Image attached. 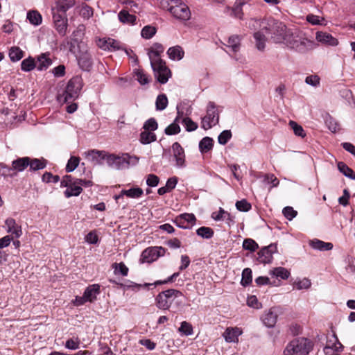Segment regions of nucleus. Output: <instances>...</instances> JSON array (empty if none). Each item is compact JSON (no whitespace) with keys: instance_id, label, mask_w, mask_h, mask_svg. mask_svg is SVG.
Wrapping results in <instances>:
<instances>
[{"instance_id":"nucleus-1","label":"nucleus","mask_w":355,"mask_h":355,"mask_svg":"<svg viewBox=\"0 0 355 355\" xmlns=\"http://www.w3.org/2000/svg\"><path fill=\"white\" fill-rule=\"evenodd\" d=\"M268 35L270 40L275 44H284L288 48L300 53H305L315 47L313 41L306 37L300 31H294L288 29L282 21L272 17L268 19Z\"/></svg>"},{"instance_id":"nucleus-2","label":"nucleus","mask_w":355,"mask_h":355,"mask_svg":"<svg viewBox=\"0 0 355 355\" xmlns=\"http://www.w3.org/2000/svg\"><path fill=\"white\" fill-rule=\"evenodd\" d=\"M83 87V81L80 76H76L67 83L65 90L62 94L58 96V101L62 103H70L76 99Z\"/></svg>"},{"instance_id":"nucleus-3","label":"nucleus","mask_w":355,"mask_h":355,"mask_svg":"<svg viewBox=\"0 0 355 355\" xmlns=\"http://www.w3.org/2000/svg\"><path fill=\"white\" fill-rule=\"evenodd\" d=\"M313 346L314 343L310 339L298 337L287 345L284 352L287 355H308L313 350Z\"/></svg>"},{"instance_id":"nucleus-4","label":"nucleus","mask_w":355,"mask_h":355,"mask_svg":"<svg viewBox=\"0 0 355 355\" xmlns=\"http://www.w3.org/2000/svg\"><path fill=\"white\" fill-rule=\"evenodd\" d=\"M183 297L182 293L176 289L171 288L160 292L155 297V304L158 309L162 310H168L172 305L173 302L177 299L176 304L182 305V301L179 300L180 297Z\"/></svg>"},{"instance_id":"nucleus-5","label":"nucleus","mask_w":355,"mask_h":355,"mask_svg":"<svg viewBox=\"0 0 355 355\" xmlns=\"http://www.w3.org/2000/svg\"><path fill=\"white\" fill-rule=\"evenodd\" d=\"M250 28L256 31L258 28L260 29L254 33L253 37L255 41L256 48L259 51H263L265 49L266 26L265 25L264 20L260 21L257 19H252L250 21Z\"/></svg>"},{"instance_id":"nucleus-6","label":"nucleus","mask_w":355,"mask_h":355,"mask_svg":"<svg viewBox=\"0 0 355 355\" xmlns=\"http://www.w3.org/2000/svg\"><path fill=\"white\" fill-rule=\"evenodd\" d=\"M171 3L166 8L174 17L184 21L190 19V10L182 0H171Z\"/></svg>"},{"instance_id":"nucleus-7","label":"nucleus","mask_w":355,"mask_h":355,"mask_svg":"<svg viewBox=\"0 0 355 355\" xmlns=\"http://www.w3.org/2000/svg\"><path fill=\"white\" fill-rule=\"evenodd\" d=\"M150 64L157 81L161 84L166 83L171 73L166 66V62L161 58H158L157 60H151Z\"/></svg>"},{"instance_id":"nucleus-8","label":"nucleus","mask_w":355,"mask_h":355,"mask_svg":"<svg viewBox=\"0 0 355 355\" xmlns=\"http://www.w3.org/2000/svg\"><path fill=\"white\" fill-rule=\"evenodd\" d=\"M270 278L268 277V285L277 286L280 285L281 280L287 279L291 273L284 267H277L269 272Z\"/></svg>"},{"instance_id":"nucleus-9","label":"nucleus","mask_w":355,"mask_h":355,"mask_svg":"<svg viewBox=\"0 0 355 355\" xmlns=\"http://www.w3.org/2000/svg\"><path fill=\"white\" fill-rule=\"evenodd\" d=\"M54 26L61 36L66 35L68 19L66 12L52 11Z\"/></svg>"},{"instance_id":"nucleus-10","label":"nucleus","mask_w":355,"mask_h":355,"mask_svg":"<svg viewBox=\"0 0 355 355\" xmlns=\"http://www.w3.org/2000/svg\"><path fill=\"white\" fill-rule=\"evenodd\" d=\"M85 157L94 165L103 164V160H106L107 153L104 150H89L84 153Z\"/></svg>"},{"instance_id":"nucleus-11","label":"nucleus","mask_w":355,"mask_h":355,"mask_svg":"<svg viewBox=\"0 0 355 355\" xmlns=\"http://www.w3.org/2000/svg\"><path fill=\"white\" fill-rule=\"evenodd\" d=\"M78 64L84 71H89L92 67L93 62L91 54L87 49H80L79 55L77 56Z\"/></svg>"},{"instance_id":"nucleus-12","label":"nucleus","mask_w":355,"mask_h":355,"mask_svg":"<svg viewBox=\"0 0 355 355\" xmlns=\"http://www.w3.org/2000/svg\"><path fill=\"white\" fill-rule=\"evenodd\" d=\"M105 161L107 165L111 168L116 170L125 168L124 163H125V159H124V154L121 156H119L114 154L107 153Z\"/></svg>"},{"instance_id":"nucleus-13","label":"nucleus","mask_w":355,"mask_h":355,"mask_svg":"<svg viewBox=\"0 0 355 355\" xmlns=\"http://www.w3.org/2000/svg\"><path fill=\"white\" fill-rule=\"evenodd\" d=\"M173 155L176 161L178 167L185 166V154L183 148L178 142H175L172 145Z\"/></svg>"},{"instance_id":"nucleus-14","label":"nucleus","mask_w":355,"mask_h":355,"mask_svg":"<svg viewBox=\"0 0 355 355\" xmlns=\"http://www.w3.org/2000/svg\"><path fill=\"white\" fill-rule=\"evenodd\" d=\"M315 38L318 42L325 45L336 46L338 44V40L327 32L318 31Z\"/></svg>"},{"instance_id":"nucleus-15","label":"nucleus","mask_w":355,"mask_h":355,"mask_svg":"<svg viewBox=\"0 0 355 355\" xmlns=\"http://www.w3.org/2000/svg\"><path fill=\"white\" fill-rule=\"evenodd\" d=\"M283 313V308L277 306L271 307L268 311V328L275 327L277 318Z\"/></svg>"},{"instance_id":"nucleus-16","label":"nucleus","mask_w":355,"mask_h":355,"mask_svg":"<svg viewBox=\"0 0 355 355\" xmlns=\"http://www.w3.org/2000/svg\"><path fill=\"white\" fill-rule=\"evenodd\" d=\"M143 189L140 187H133L128 190H121L118 196H114V198L115 200H118L121 198H123L124 196H126L130 198H139L143 195Z\"/></svg>"},{"instance_id":"nucleus-17","label":"nucleus","mask_w":355,"mask_h":355,"mask_svg":"<svg viewBox=\"0 0 355 355\" xmlns=\"http://www.w3.org/2000/svg\"><path fill=\"white\" fill-rule=\"evenodd\" d=\"M242 330L240 328H227L223 333V337L227 343H237L238 337L241 335Z\"/></svg>"},{"instance_id":"nucleus-18","label":"nucleus","mask_w":355,"mask_h":355,"mask_svg":"<svg viewBox=\"0 0 355 355\" xmlns=\"http://www.w3.org/2000/svg\"><path fill=\"white\" fill-rule=\"evenodd\" d=\"M100 292V285L92 284L86 288L83 294L87 302H93L96 300V296Z\"/></svg>"},{"instance_id":"nucleus-19","label":"nucleus","mask_w":355,"mask_h":355,"mask_svg":"<svg viewBox=\"0 0 355 355\" xmlns=\"http://www.w3.org/2000/svg\"><path fill=\"white\" fill-rule=\"evenodd\" d=\"M37 62L38 64H36V68L38 71H45L52 64V60L49 58V53H42L38 55L37 57Z\"/></svg>"},{"instance_id":"nucleus-20","label":"nucleus","mask_w":355,"mask_h":355,"mask_svg":"<svg viewBox=\"0 0 355 355\" xmlns=\"http://www.w3.org/2000/svg\"><path fill=\"white\" fill-rule=\"evenodd\" d=\"M309 245L315 250L319 251H329L332 250L334 245L330 242H324L318 239H314L309 241Z\"/></svg>"},{"instance_id":"nucleus-21","label":"nucleus","mask_w":355,"mask_h":355,"mask_svg":"<svg viewBox=\"0 0 355 355\" xmlns=\"http://www.w3.org/2000/svg\"><path fill=\"white\" fill-rule=\"evenodd\" d=\"M83 35L82 30L79 28L78 30L74 31L72 33L71 38L67 42V45L69 47V51L74 53L75 48L76 46L80 49V40L81 36Z\"/></svg>"},{"instance_id":"nucleus-22","label":"nucleus","mask_w":355,"mask_h":355,"mask_svg":"<svg viewBox=\"0 0 355 355\" xmlns=\"http://www.w3.org/2000/svg\"><path fill=\"white\" fill-rule=\"evenodd\" d=\"M205 116L211 121L214 125L219 121V114L216 109V104L214 102H209L207 108V114Z\"/></svg>"},{"instance_id":"nucleus-23","label":"nucleus","mask_w":355,"mask_h":355,"mask_svg":"<svg viewBox=\"0 0 355 355\" xmlns=\"http://www.w3.org/2000/svg\"><path fill=\"white\" fill-rule=\"evenodd\" d=\"M55 6L52 7L51 11L58 10V12H67V11L73 6L74 0H55Z\"/></svg>"},{"instance_id":"nucleus-24","label":"nucleus","mask_w":355,"mask_h":355,"mask_svg":"<svg viewBox=\"0 0 355 355\" xmlns=\"http://www.w3.org/2000/svg\"><path fill=\"white\" fill-rule=\"evenodd\" d=\"M5 224L7 227V232L15 235L16 238H19L21 235V227L16 225L15 219L12 218H7Z\"/></svg>"},{"instance_id":"nucleus-25","label":"nucleus","mask_w":355,"mask_h":355,"mask_svg":"<svg viewBox=\"0 0 355 355\" xmlns=\"http://www.w3.org/2000/svg\"><path fill=\"white\" fill-rule=\"evenodd\" d=\"M30 164V157H24L17 158L12 162V168L17 172H21Z\"/></svg>"},{"instance_id":"nucleus-26","label":"nucleus","mask_w":355,"mask_h":355,"mask_svg":"<svg viewBox=\"0 0 355 355\" xmlns=\"http://www.w3.org/2000/svg\"><path fill=\"white\" fill-rule=\"evenodd\" d=\"M154 249V247H150L144 250L141 253L140 261L142 263H151L157 259L156 252Z\"/></svg>"},{"instance_id":"nucleus-27","label":"nucleus","mask_w":355,"mask_h":355,"mask_svg":"<svg viewBox=\"0 0 355 355\" xmlns=\"http://www.w3.org/2000/svg\"><path fill=\"white\" fill-rule=\"evenodd\" d=\"M164 48L160 43H155L153 46L148 49V55L151 60H157L160 58V54L164 51Z\"/></svg>"},{"instance_id":"nucleus-28","label":"nucleus","mask_w":355,"mask_h":355,"mask_svg":"<svg viewBox=\"0 0 355 355\" xmlns=\"http://www.w3.org/2000/svg\"><path fill=\"white\" fill-rule=\"evenodd\" d=\"M118 17L119 21L123 24H128L132 25L136 24V16L130 14L128 11L125 10H121L118 14Z\"/></svg>"},{"instance_id":"nucleus-29","label":"nucleus","mask_w":355,"mask_h":355,"mask_svg":"<svg viewBox=\"0 0 355 355\" xmlns=\"http://www.w3.org/2000/svg\"><path fill=\"white\" fill-rule=\"evenodd\" d=\"M214 146V140L209 137L202 138L199 142V150L202 154L211 150Z\"/></svg>"},{"instance_id":"nucleus-30","label":"nucleus","mask_w":355,"mask_h":355,"mask_svg":"<svg viewBox=\"0 0 355 355\" xmlns=\"http://www.w3.org/2000/svg\"><path fill=\"white\" fill-rule=\"evenodd\" d=\"M83 191V188L78 185L75 180L72 184L67 187V189L64 191V194L66 198H69L72 196H78Z\"/></svg>"},{"instance_id":"nucleus-31","label":"nucleus","mask_w":355,"mask_h":355,"mask_svg":"<svg viewBox=\"0 0 355 355\" xmlns=\"http://www.w3.org/2000/svg\"><path fill=\"white\" fill-rule=\"evenodd\" d=\"M167 54L170 59L180 60L184 57V53L181 46H175L169 48L167 51Z\"/></svg>"},{"instance_id":"nucleus-32","label":"nucleus","mask_w":355,"mask_h":355,"mask_svg":"<svg viewBox=\"0 0 355 355\" xmlns=\"http://www.w3.org/2000/svg\"><path fill=\"white\" fill-rule=\"evenodd\" d=\"M338 171L345 177L355 180V172L349 168L345 163L339 162L337 164Z\"/></svg>"},{"instance_id":"nucleus-33","label":"nucleus","mask_w":355,"mask_h":355,"mask_svg":"<svg viewBox=\"0 0 355 355\" xmlns=\"http://www.w3.org/2000/svg\"><path fill=\"white\" fill-rule=\"evenodd\" d=\"M47 162L44 159H37V158H30V170L36 171L38 170L43 169L46 167Z\"/></svg>"},{"instance_id":"nucleus-34","label":"nucleus","mask_w":355,"mask_h":355,"mask_svg":"<svg viewBox=\"0 0 355 355\" xmlns=\"http://www.w3.org/2000/svg\"><path fill=\"white\" fill-rule=\"evenodd\" d=\"M325 124L331 132H336L339 129V123L329 114H327L324 118Z\"/></svg>"},{"instance_id":"nucleus-35","label":"nucleus","mask_w":355,"mask_h":355,"mask_svg":"<svg viewBox=\"0 0 355 355\" xmlns=\"http://www.w3.org/2000/svg\"><path fill=\"white\" fill-rule=\"evenodd\" d=\"M24 55V52L19 46H12L9 50V57L12 62L19 61Z\"/></svg>"},{"instance_id":"nucleus-36","label":"nucleus","mask_w":355,"mask_h":355,"mask_svg":"<svg viewBox=\"0 0 355 355\" xmlns=\"http://www.w3.org/2000/svg\"><path fill=\"white\" fill-rule=\"evenodd\" d=\"M35 68H36V62L31 56L24 59L21 63V69L24 71H31Z\"/></svg>"},{"instance_id":"nucleus-37","label":"nucleus","mask_w":355,"mask_h":355,"mask_svg":"<svg viewBox=\"0 0 355 355\" xmlns=\"http://www.w3.org/2000/svg\"><path fill=\"white\" fill-rule=\"evenodd\" d=\"M156 135L152 132L144 130L140 134V141L144 144H149L156 141Z\"/></svg>"},{"instance_id":"nucleus-38","label":"nucleus","mask_w":355,"mask_h":355,"mask_svg":"<svg viewBox=\"0 0 355 355\" xmlns=\"http://www.w3.org/2000/svg\"><path fill=\"white\" fill-rule=\"evenodd\" d=\"M27 19L30 23L37 26L42 23V15L36 10H31L27 13Z\"/></svg>"},{"instance_id":"nucleus-39","label":"nucleus","mask_w":355,"mask_h":355,"mask_svg":"<svg viewBox=\"0 0 355 355\" xmlns=\"http://www.w3.org/2000/svg\"><path fill=\"white\" fill-rule=\"evenodd\" d=\"M252 282V270L249 268H245L242 272L241 284L243 286H249Z\"/></svg>"},{"instance_id":"nucleus-40","label":"nucleus","mask_w":355,"mask_h":355,"mask_svg":"<svg viewBox=\"0 0 355 355\" xmlns=\"http://www.w3.org/2000/svg\"><path fill=\"white\" fill-rule=\"evenodd\" d=\"M168 105V98L166 94H162L157 96L155 101L157 110H164Z\"/></svg>"},{"instance_id":"nucleus-41","label":"nucleus","mask_w":355,"mask_h":355,"mask_svg":"<svg viewBox=\"0 0 355 355\" xmlns=\"http://www.w3.org/2000/svg\"><path fill=\"white\" fill-rule=\"evenodd\" d=\"M289 126L293 130V132L296 136L300 137L302 138H304L306 137V135L302 126L298 124L297 122L294 121H290Z\"/></svg>"},{"instance_id":"nucleus-42","label":"nucleus","mask_w":355,"mask_h":355,"mask_svg":"<svg viewBox=\"0 0 355 355\" xmlns=\"http://www.w3.org/2000/svg\"><path fill=\"white\" fill-rule=\"evenodd\" d=\"M196 234L203 239H211L214 234V230L211 227H200L196 230Z\"/></svg>"},{"instance_id":"nucleus-43","label":"nucleus","mask_w":355,"mask_h":355,"mask_svg":"<svg viewBox=\"0 0 355 355\" xmlns=\"http://www.w3.org/2000/svg\"><path fill=\"white\" fill-rule=\"evenodd\" d=\"M112 268H114V272L115 275L121 274L123 276H127L128 274L129 269L125 265L123 262L114 263L112 264Z\"/></svg>"},{"instance_id":"nucleus-44","label":"nucleus","mask_w":355,"mask_h":355,"mask_svg":"<svg viewBox=\"0 0 355 355\" xmlns=\"http://www.w3.org/2000/svg\"><path fill=\"white\" fill-rule=\"evenodd\" d=\"M80 163V158L78 157L71 156L68 160L65 170L67 173L73 171Z\"/></svg>"},{"instance_id":"nucleus-45","label":"nucleus","mask_w":355,"mask_h":355,"mask_svg":"<svg viewBox=\"0 0 355 355\" xmlns=\"http://www.w3.org/2000/svg\"><path fill=\"white\" fill-rule=\"evenodd\" d=\"M245 1L244 0H236L234 8H232V14L239 19L242 18L243 12L241 10V7L245 4Z\"/></svg>"},{"instance_id":"nucleus-46","label":"nucleus","mask_w":355,"mask_h":355,"mask_svg":"<svg viewBox=\"0 0 355 355\" xmlns=\"http://www.w3.org/2000/svg\"><path fill=\"white\" fill-rule=\"evenodd\" d=\"M228 46L232 49L234 52H237L240 48V39L237 35H232L229 37L227 41Z\"/></svg>"},{"instance_id":"nucleus-47","label":"nucleus","mask_w":355,"mask_h":355,"mask_svg":"<svg viewBox=\"0 0 355 355\" xmlns=\"http://www.w3.org/2000/svg\"><path fill=\"white\" fill-rule=\"evenodd\" d=\"M156 31L157 30L154 26H146L142 28L141 35L145 39H150L155 35Z\"/></svg>"},{"instance_id":"nucleus-48","label":"nucleus","mask_w":355,"mask_h":355,"mask_svg":"<svg viewBox=\"0 0 355 355\" xmlns=\"http://www.w3.org/2000/svg\"><path fill=\"white\" fill-rule=\"evenodd\" d=\"M178 331L185 336H190L193 332L192 325L187 321H183L181 322Z\"/></svg>"},{"instance_id":"nucleus-49","label":"nucleus","mask_w":355,"mask_h":355,"mask_svg":"<svg viewBox=\"0 0 355 355\" xmlns=\"http://www.w3.org/2000/svg\"><path fill=\"white\" fill-rule=\"evenodd\" d=\"M182 123L184 125L186 130L188 132L194 131L198 127V124L189 117L184 118L182 119Z\"/></svg>"},{"instance_id":"nucleus-50","label":"nucleus","mask_w":355,"mask_h":355,"mask_svg":"<svg viewBox=\"0 0 355 355\" xmlns=\"http://www.w3.org/2000/svg\"><path fill=\"white\" fill-rule=\"evenodd\" d=\"M232 137V132L230 130H223L218 137V141L221 145H225Z\"/></svg>"},{"instance_id":"nucleus-51","label":"nucleus","mask_w":355,"mask_h":355,"mask_svg":"<svg viewBox=\"0 0 355 355\" xmlns=\"http://www.w3.org/2000/svg\"><path fill=\"white\" fill-rule=\"evenodd\" d=\"M179 275H180V272H174L172 275H171L170 277H168L166 279H165L164 281H160V280L156 281L154 284H147L146 283V284H144V286L148 287L152 285L158 286V285H161V284H168L169 282H173Z\"/></svg>"},{"instance_id":"nucleus-52","label":"nucleus","mask_w":355,"mask_h":355,"mask_svg":"<svg viewBox=\"0 0 355 355\" xmlns=\"http://www.w3.org/2000/svg\"><path fill=\"white\" fill-rule=\"evenodd\" d=\"M282 214L287 220H292L297 215V211L292 207L287 206L283 209Z\"/></svg>"},{"instance_id":"nucleus-53","label":"nucleus","mask_w":355,"mask_h":355,"mask_svg":"<svg viewBox=\"0 0 355 355\" xmlns=\"http://www.w3.org/2000/svg\"><path fill=\"white\" fill-rule=\"evenodd\" d=\"M158 124L154 118L148 119L144 124L143 128L149 132L155 131L157 129Z\"/></svg>"},{"instance_id":"nucleus-54","label":"nucleus","mask_w":355,"mask_h":355,"mask_svg":"<svg viewBox=\"0 0 355 355\" xmlns=\"http://www.w3.org/2000/svg\"><path fill=\"white\" fill-rule=\"evenodd\" d=\"M181 128L178 123H172L165 128L164 132L167 135H174L178 134Z\"/></svg>"},{"instance_id":"nucleus-55","label":"nucleus","mask_w":355,"mask_h":355,"mask_svg":"<svg viewBox=\"0 0 355 355\" xmlns=\"http://www.w3.org/2000/svg\"><path fill=\"white\" fill-rule=\"evenodd\" d=\"M42 181L46 183L53 182L57 183L60 181V176L58 175H53L50 172H45L42 177Z\"/></svg>"},{"instance_id":"nucleus-56","label":"nucleus","mask_w":355,"mask_h":355,"mask_svg":"<svg viewBox=\"0 0 355 355\" xmlns=\"http://www.w3.org/2000/svg\"><path fill=\"white\" fill-rule=\"evenodd\" d=\"M110 282L112 284H117L119 285V286L121 287H124V288H132V289H135V288H137V289H139L141 287L144 286V285H141V284H137V283H134L131 281H127V284H122V283H118L116 280H112V279H110Z\"/></svg>"},{"instance_id":"nucleus-57","label":"nucleus","mask_w":355,"mask_h":355,"mask_svg":"<svg viewBox=\"0 0 355 355\" xmlns=\"http://www.w3.org/2000/svg\"><path fill=\"white\" fill-rule=\"evenodd\" d=\"M243 248L245 250L254 252L258 248V244L251 239H245L243 243Z\"/></svg>"},{"instance_id":"nucleus-58","label":"nucleus","mask_w":355,"mask_h":355,"mask_svg":"<svg viewBox=\"0 0 355 355\" xmlns=\"http://www.w3.org/2000/svg\"><path fill=\"white\" fill-rule=\"evenodd\" d=\"M124 159H125V163H124L125 168H128L130 166H135L139 158L137 156H130L128 153H124Z\"/></svg>"},{"instance_id":"nucleus-59","label":"nucleus","mask_w":355,"mask_h":355,"mask_svg":"<svg viewBox=\"0 0 355 355\" xmlns=\"http://www.w3.org/2000/svg\"><path fill=\"white\" fill-rule=\"evenodd\" d=\"M236 207L240 211L246 212L251 209V205L245 199L236 202Z\"/></svg>"},{"instance_id":"nucleus-60","label":"nucleus","mask_w":355,"mask_h":355,"mask_svg":"<svg viewBox=\"0 0 355 355\" xmlns=\"http://www.w3.org/2000/svg\"><path fill=\"white\" fill-rule=\"evenodd\" d=\"M159 182V178L155 174H149L146 178V184L150 187H155L157 186Z\"/></svg>"},{"instance_id":"nucleus-61","label":"nucleus","mask_w":355,"mask_h":355,"mask_svg":"<svg viewBox=\"0 0 355 355\" xmlns=\"http://www.w3.org/2000/svg\"><path fill=\"white\" fill-rule=\"evenodd\" d=\"M247 304L254 309H259L261 307V303L259 302L258 299L255 295H250L248 297Z\"/></svg>"},{"instance_id":"nucleus-62","label":"nucleus","mask_w":355,"mask_h":355,"mask_svg":"<svg viewBox=\"0 0 355 355\" xmlns=\"http://www.w3.org/2000/svg\"><path fill=\"white\" fill-rule=\"evenodd\" d=\"M350 198V193L347 189H345L343 191V196L338 198V202L343 206H347L349 204V199Z\"/></svg>"},{"instance_id":"nucleus-63","label":"nucleus","mask_w":355,"mask_h":355,"mask_svg":"<svg viewBox=\"0 0 355 355\" xmlns=\"http://www.w3.org/2000/svg\"><path fill=\"white\" fill-rule=\"evenodd\" d=\"M137 80L141 85H146L148 83V77L146 74L144 73L141 71H137L135 73Z\"/></svg>"},{"instance_id":"nucleus-64","label":"nucleus","mask_w":355,"mask_h":355,"mask_svg":"<svg viewBox=\"0 0 355 355\" xmlns=\"http://www.w3.org/2000/svg\"><path fill=\"white\" fill-rule=\"evenodd\" d=\"M183 220L189 225V223L194 224L196 220V216L193 214L184 213L180 215Z\"/></svg>"}]
</instances>
